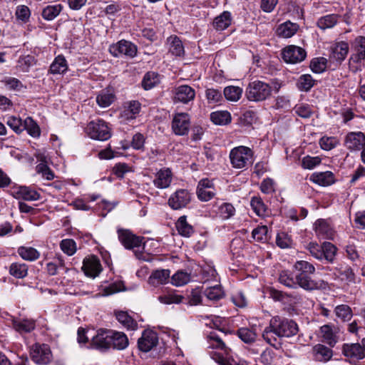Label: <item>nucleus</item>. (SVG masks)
<instances>
[{"mask_svg": "<svg viewBox=\"0 0 365 365\" xmlns=\"http://www.w3.org/2000/svg\"><path fill=\"white\" fill-rule=\"evenodd\" d=\"M118 235L120 242L125 248L128 250H133L136 258L147 262L150 260V257L143 252V237L136 236L130 230L123 229L118 230Z\"/></svg>", "mask_w": 365, "mask_h": 365, "instance_id": "obj_1", "label": "nucleus"}, {"mask_svg": "<svg viewBox=\"0 0 365 365\" xmlns=\"http://www.w3.org/2000/svg\"><path fill=\"white\" fill-rule=\"evenodd\" d=\"M208 347L212 349L210 356L219 365H236L233 359L227 357L228 351L225 343L216 332L212 331L207 336Z\"/></svg>", "mask_w": 365, "mask_h": 365, "instance_id": "obj_2", "label": "nucleus"}, {"mask_svg": "<svg viewBox=\"0 0 365 365\" xmlns=\"http://www.w3.org/2000/svg\"><path fill=\"white\" fill-rule=\"evenodd\" d=\"M229 157L232 166L236 169L247 168L254 163V153L247 146L240 145L232 148Z\"/></svg>", "mask_w": 365, "mask_h": 365, "instance_id": "obj_3", "label": "nucleus"}, {"mask_svg": "<svg viewBox=\"0 0 365 365\" xmlns=\"http://www.w3.org/2000/svg\"><path fill=\"white\" fill-rule=\"evenodd\" d=\"M247 98L250 101H263L271 96L269 84L261 81L250 82L245 91Z\"/></svg>", "mask_w": 365, "mask_h": 365, "instance_id": "obj_4", "label": "nucleus"}, {"mask_svg": "<svg viewBox=\"0 0 365 365\" xmlns=\"http://www.w3.org/2000/svg\"><path fill=\"white\" fill-rule=\"evenodd\" d=\"M270 320L271 327L275 330L278 337H290L296 335L298 332V326L292 319L275 316Z\"/></svg>", "mask_w": 365, "mask_h": 365, "instance_id": "obj_5", "label": "nucleus"}, {"mask_svg": "<svg viewBox=\"0 0 365 365\" xmlns=\"http://www.w3.org/2000/svg\"><path fill=\"white\" fill-rule=\"evenodd\" d=\"M86 132L91 138L101 141L107 140L111 137L110 128L104 120L101 119L88 123Z\"/></svg>", "mask_w": 365, "mask_h": 365, "instance_id": "obj_6", "label": "nucleus"}, {"mask_svg": "<svg viewBox=\"0 0 365 365\" xmlns=\"http://www.w3.org/2000/svg\"><path fill=\"white\" fill-rule=\"evenodd\" d=\"M190 127V118L186 113H178L173 115L171 128L177 135H186Z\"/></svg>", "mask_w": 365, "mask_h": 365, "instance_id": "obj_7", "label": "nucleus"}, {"mask_svg": "<svg viewBox=\"0 0 365 365\" xmlns=\"http://www.w3.org/2000/svg\"><path fill=\"white\" fill-rule=\"evenodd\" d=\"M31 357L36 364L45 365L52 360V354L48 345L35 344L31 350Z\"/></svg>", "mask_w": 365, "mask_h": 365, "instance_id": "obj_8", "label": "nucleus"}, {"mask_svg": "<svg viewBox=\"0 0 365 365\" xmlns=\"http://www.w3.org/2000/svg\"><path fill=\"white\" fill-rule=\"evenodd\" d=\"M191 194L186 189H179L173 192L168 199V205L173 210L182 209L190 202Z\"/></svg>", "mask_w": 365, "mask_h": 365, "instance_id": "obj_9", "label": "nucleus"}, {"mask_svg": "<svg viewBox=\"0 0 365 365\" xmlns=\"http://www.w3.org/2000/svg\"><path fill=\"white\" fill-rule=\"evenodd\" d=\"M109 51L115 57H119L124 55L133 58L137 53V47L130 41L121 40L116 44L110 46Z\"/></svg>", "mask_w": 365, "mask_h": 365, "instance_id": "obj_10", "label": "nucleus"}, {"mask_svg": "<svg viewBox=\"0 0 365 365\" xmlns=\"http://www.w3.org/2000/svg\"><path fill=\"white\" fill-rule=\"evenodd\" d=\"M282 55L286 63L294 64L303 61L307 56V53L299 46L290 45L283 49Z\"/></svg>", "mask_w": 365, "mask_h": 365, "instance_id": "obj_11", "label": "nucleus"}, {"mask_svg": "<svg viewBox=\"0 0 365 365\" xmlns=\"http://www.w3.org/2000/svg\"><path fill=\"white\" fill-rule=\"evenodd\" d=\"M297 287H299L307 291H313L324 288L326 284L323 280H314L312 279L310 274H295Z\"/></svg>", "mask_w": 365, "mask_h": 365, "instance_id": "obj_12", "label": "nucleus"}, {"mask_svg": "<svg viewBox=\"0 0 365 365\" xmlns=\"http://www.w3.org/2000/svg\"><path fill=\"white\" fill-rule=\"evenodd\" d=\"M196 193L200 201H209L216 195L214 183L207 178L202 179L198 182Z\"/></svg>", "mask_w": 365, "mask_h": 365, "instance_id": "obj_13", "label": "nucleus"}, {"mask_svg": "<svg viewBox=\"0 0 365 365\" xmlns=\"http://www.w3.org/2000/svg\"><path fill=\"white\" fill-rule=\"evenodd\" d=\"M111 330L99 329L96 335L92 337L91 345L93 348L106 350L110 348Z\"/></svg>", "mask_w": 365, "mask_h": 365, "instance_id": "obj_14", "label": "nucleus"}, {"mask_svg": "<svg viewBox=\"0 0 365 365\" xmlns=\"http://www.w3.org/2000/svg\"><path fill=\"white\" fill-rule=\"evenodd\" d=\"M345 147L351 151H358L365 145V135L361 132L349 133L344 140Z\"/></svg>", "mask_w": 365, "mask_h": 365, "instance_id": "obj_15", "label": "nucleus"}, {"mask_svg": "<svg viewBox=\"0 0 365 365\" xmlns=\"http://www.w3.org/2000/svg\"><path fill=\"white\" fill-rule=\"evenodd\" d=\"M158 343V337L157 334L151 330L143 331L142 336L138 339V345L142 351L148 352L153 347L156 346Z\"/></svg>", "mask_w": 365, "mask_h": 365, "instance_id": "obj_16", "label": "nucleus"}, {"mask_svg": "<svg viewBox=\"0 0 365 365\" xmlns=\"http://www.w3.org/2000/svg\"><path fill=\"white\" fill-rule=\"evenodd\" d=\"M12 328L20 334L30 333L36 328V320L29 318L11 317Z\"/></svg>", "mask_w": 365, "mask_h": 365, "instance_id": "obj_17", "label": "nucleus"}, {"mask_svg": "<svg viewBox=\"0 0 365 365\" xmlns=\"http://www.w3.org/2000/svg\"><path fill=\"white\" fill-rule=\"evenodd\" d=\"M349 51L348 43L345 41L336 42L330 47L329 58L340 64L346 58Z\"/></svg>", "mask_w": 365, "mask_h": 365, "instance_id": "obj_18", "label": "nucleus"}, {"mask_svg": "<svg viewBox=\"0 0 365 365\" xmlns=\"http://www.w3.org/2000/svg\"><path fill=\"white\" fill-rule=\"evenodd\" d=\"M170 278V270L168 269H155L150 275L148 283L154 287L166 284Z\"/></svg>", "mask_w": 365, "mask_h": 365, "instance_id": "obj_19", "label": "nucleus"}, {"mask_svg": "<svg viewBox=\"0 0 365 365\" xmlns=\"http://www.w3.org/2000/svg\"><path fill=\"white\" fill-rule=\"evenodd\" d=\"M354 50L349 58V63H360L365 60V38L357 37L353 43Z\"/></svg>", "mask_w": 365, "mask_h": 365, "instance_id": "obj_20", "label": "nucleus"}, {"mask_svg": "<svg viewBox=\"0 0 365 365\" xmlns=\"http://www.w3.org/2000/svg\"><path fill=\"white\" fill-rule=\"evenodd\" d=\"M173 180V173L169 168H162L158 171L153 180V185L158 189L170 187Z\"/></svg>", "mask_w": 365, "mask_h": 365, "instance_id": "obj_21", "label": "nucleus"}, {"mask_svg": "<svg viewBox=\"0 0 365 365\" xmlns=\"http://www.w3.org/2000/svg\"><path fill=\"white\" fill-rule=\"evenodd\" d=\"M195 97V91L191 86L182 85L175 88V101L182 103H188Z\"/></svg>", "mask_w": 365, "mask_h": 365, "instance_id": "obj_22", "label": "nucleus"}, {"mask_svg": "<svg viewBox=\"0 0 365 365\" xmlns=\"http://www.w3.org/2000/svg\"><path fill=\"white\" fill-rule=\"evenodd\" d=\"M82 269L87 276L96 277L101 272V265L99 259L93 256L83 260Z\"/></svg>", "mask_w": 365, "mask_h": 365, "instance_id": "obj_23", "label": "nucleus"}, {"mask_svg": "<svg viewBox=\"0 0 365 365\" xmlns=\"http://www.w3.org/2000/svg\"><path fill=\"white\" fill-rule=\"evenodd\" d=\"M13 196L16 199H21L26 201L38 200L40 198V194L37 191L26 186L19 187L14 192Z\"/></svg>", "mask_w": 365, "mask_h": 365, "instance_id": "obj_24", "label": "nucleus"}, {"mask_svg": "<svg viewBox=\"0 0 365 365\" xmlns=\"http://www.w3.org/2000/svg\"><path fill=\"white\" fill-rule=\"evenodd\" d=\"M337 333L336 329L329 324L323 325L320 328V336L323 339V341L331 346H334L338 341Z\"/></svg>", "mask_w": 365, "mask_h": 365, "instance_id": "obj_25", "label": "nucleus"}, {"mask_svg": "<svg viewBox=\"0 0 365 365\" xmlns=\"http://www.w3.org/2000/svg\"><path fill=\"white\" fill-rule=\"evenodd\" d=\"M128 339L123 332L111 330L110 348L123 350L128 347Z\"/></svg>", "mask_w": 365, "mask_h": 365, "instance_id": "obj_26", "label": "nucleus"}, {"mask_svg": "<svg viewBox=\"0 0 365 365\" xmlns=\"http://www.w3.org/2000/svg\"><path fill=\"white\" fill-rule=\"evenodd\" d=\"M314 229L319 238L333 239L334 237V231L325 220H317L314 224Z\"/></svg>", "mask_w": 365, "mask_h": 365, "instance_id": "obj_27", "label": "nucleus"}, {"mask_svg": "<svg viewBox=\"0 0 365 365\" xmlns=\"http://www.w3.org/2000/svg\"><path fill=\"white\" fill-rule=\"evenodd\" d=\"M310 180L321 186H329L334 182V176L330 171L314 173L311 175Z\"/></svg>", "mask_w": 365, "mask_h": 365, "instance_id": "obj_28", "label": "nucleus"}, {"mask_svg": "<svg viewBox=\"0 0 365 365\" xmlns=\"http://www.w3.org/2000/svg\"><path fill=\"white\" fill-rule=\"evenodd\" d=\"M361 344H351L346 345L343 351L346 356L354 359H361L365 357Z\"/></svg>", "mask_w": 365, "mask_h": 365, "instance_id": "obj_29", "label": "nucleus"}, {"mask_svg": "<svg viewBox=\"0 0 365 365\" xmlns=\"http://www.w3.org/2000/svg\"><path fill=\"white\" fill-rule=\"evenodd\" d=\"M313 353L316 360L319 361H328L332 356V351L322 344H317L313 347Z\"/></svg>", "mask_w": 365, "mask_h": 365, "instance_id": "obj_30", "label": "nucleus"}, {"mask_svg": "<svg viewBox=\"0 0 365 365\" xmlns=\"http://www.w3.org/2000/svg\"><path fill=\"white\" fill-rule=\"evenodd\" d=\"M117 320L127 329L135 330L138 328L137 322L125 312H115Z\"/></svg>", "mask_w": 365, "mask_h": 365, "instance_id": "obj_31", "label": "nucleus"}, {"mask_svg": "<svg viewBox=\"0 0 365 365\" xmlns=\"http://www.w3.org/2000/svg\"><path fill=\"white\" fill-rule=\"evenodd\" d=\"M17 252L23 259L26 261L33 262L40 257V252L32 247H19Z\"/></svg>", "mask_w": 365, "mask_h": 365, "instance_id": "obj_32", "label": "nucleus"}, {"mask_svg": "<svg viewBox=\"0 0 365 365\" xmlns=\"http://www.w3.org/2000/svg\"><path fill=\"white\" fill-rule=\"evenodd\" d=\"M140 110V103L133 101L128 103L123 110L122 115L127 120L134 119Z\"/></svg>", "mask_w": 365, "mask_h": 365, "instance_id": "obj_33", "label": "nucleus"}, {"mask_svg": "<svg viewBox=\"0 0 365 365\" xmlns=\"http://www.w3.org/2000/svg\"><path fill=\"white\" fill-rule=\"evenodd\" d=\"M191 280V274L183 270H178L171 277V283L175 287H181L185 285Z\"/></svg>", "mask_w": 365, "mask_h": 365, "instance_id": "obj_34", "label": "nucleus"}, {"mask_svg": "<svg viewBox=\"0 0 365 365\" xmlns=\"http://www.w3.org/2000/svg\"><path fill=\"white\" fill-rule=\"evenodd\" d=\"M210 120L215 125H224L231 122L230 113L227 110L212 112L210 114Z\"/></svg>", "mask_w": 365, "mask_h": 365, "instance_id": "obj_35", "label": "nucleus"}, {"mask_svg": "<svg viewBox=\"0 0 365 365\" xmlns=\"http://www.w3.org/2000/svg\"><path fill=\"white\" fill-rule=\"evenodd\" d=\"M115 100V95L108 90H102L96 96V102L101 108H107L112 104Z\"/></svg>", "mask_w": 365, "mask_h": 365, "instance_id": "obj_36", "label": "nucleus"}, {"mask_svg": "<svg viewBox=\"0 0 365 365\" xmlns=\"http://www.w3.org/2000/svg\"><path fill=\"white\" fill-rule=\"evenodd\" d=\"M168 43L170 45L169 51L175 56H183L185 51L182 41L177 36H170L168 38Z\"/></svg>", "mask_w": 365, "mask_h": 365, "instance_id": "obj_37", "label": "nucleus"}, {"mask_svg": "<svg viewBox=\"0 0 365 365\" xmlns=\"http://www.w3.org/2000/svg\"><path fill=\"white\" fill-rule=\"evenodd\" d=\"M176 228L182 236L189 237L194 232L192 226L187 222L186 216H181L176 222Z\"/></svg>", "mask_w": 365, "mask_h": 365, "instance_id": "obj_38", "label": "nucleus"}, {"mask_svg": "<svg viewBox=\"0 0 365 365\" xmlns=\"http://www.w3.org/2000/svg\"><path fill=\"white\" fill-rule=\"evenodd\" d=\"M9 273L16 278H24L28 274V265L19 262L12 263L9 267Z\"/></svg>", "mask_w": 365, "mask_h": 365, "instance_id": "obj_39", "label": "nucleus"}, {"mask_svg": "<svg viewBox=\"0 0 365 365\" xmlns=\"http://www.w3.org/2000/svg\"><path fill=\"white\" fill-rule=\"evenodd\" d=\"M297 24H279L276 29V34L282 38H290L298 30Z\"/></svg>", "mask_w": 365, "mask_h": 365, "instance_id": "obj_40", "label": "nucleus"}, {"mask_svg": "<svg viewBox=\"0 0 365 365\" xmlns=\"http://www.w3.org/2000/svg\"><path fill=\"white\" fill-rule=\"evenodd\" d=\"M160 81V76L153 71L145 74L142 81V86L145 90H150L158 85Z\"/></svg>", "mask_w": 365, "mask_h": 365, "instance_id": "obj_41", "label": "nucleus"}, {"mask_svg": "<svg viewBox=\"0 0 365 365\" xmlns=\"http://www.w3.org/2000/svg\"><path fill=\"white\" fill-rule=\"evenodd\" d=\"M68 65L66 60L61 56H57L50 66V71L53 74H60L66 71Z\"/></svg>", "mask_w": 365, "mask_h": 365, "instance_id": "obj_42", "label": "nucleus"}, {"mask_svg": "<svg viewBox=\"0 0 365 365\" xmlns=\"http://www.w3.org/2000/svg\"><path fill=\"white\" fill-rule=\"evenodd\" d=\"M334 313L336 316L343 322H349L353 317L351 307L346 304L336 306L334 309Z\"/></svg>", "mask_w": 365, "mask_h": 365, "instance_id": "obj_43", "label": "nucleus"}, {"mask_svg": "<svg viewBox=\"0 0 365 365\" xmlns=\"http://www.w3.org/2000/svg\"><path fill=\"white\" fill-rule=\"evenodd\" d=\"M204 295L210 301H217L223 297V291L219 284L206 288L203 292Z\"/></svg>", "mask_w": 365, "mask_h": 365, "instance_id": "obj_44", "label": "nucleus"}, {"mask_svg": "<svg viewBox=\"0 0 365 365\" xmlns=\"http://www.w3.org/2000/svg\"><path fill=\"white\" fill-rule=\"evenodd\" d=\"M62 10V6L60 4L49 5L42 11V16L46 21L53 20Z\"/></svg>", "mask_w": 365, "mask_h": 365, "instance_id": "obj_45", "label": "nucleus"}, {"mask_svg": "<svg viewBox=\"0 0 365 365\" xmlns=\"http://www.w3.org/2000/svg\"><path fill=\"white\" fill-rule=\"evenodd\" d=\"M223 93L227 101L235 102L241 98L242 88L239 86H230L224 88Z\"/></svg>", "mask_w": 365, "mask_h": 365, "instance_id": "obj_46", "label": "nucleus"}, {"mask_svg": "<svg viewBox=\"0 0 365 365\" xmlns=\"http://www.w3.org/2000/svg\"><path fill=\"white\" fill-rule=\"evenodd\" d=\"M294 269L297 272L296 274H312L315 272L314 266L304 260L297 261L294 264Z\"/></svg>", "mask_w": 365, "mask_h": 365, "instance_id": "obj_47", "label": "nucleus"}, {"mask_svg": "<svg viewBox=\"0 0 365 365\" xmlns=\"http://www.w3.org/2000/svg\"><path fill=\"white\" fill-rule=\"evenodd\" d=\"M262 337L266 342L272 346H276L278 343L277 332L271 327V320L268 327H265L262 332Z\"/></svg>", "mask_w": 365, "mask_h": 365, "instance_id": "obj_48", "label": "nucleus"}, {"mask_svg": "<svg viewBox=\"0 0 365 365\" xmlns=\"http://www.w3.org/2000/svg\"><path fill=\"white\" fill-rule=\"evenodd\" d=\"M314 85V80L309 74L302 75L297 83V88L302 91H309Z\"/></svg>", "mask_w": 365, "mask_h": 365, "instance_id": "obj_49", "label": "nucleus"}, {"mask_svg": "<svg viewBox=\"0 0 365 365\" xmlns=\"http://www.w3.org/2000/svg\"><path fill=\"white\" fill-rule=\"evenodd\" d=\"M250 205L258 216H264L266 215L267 207L259 197H253L250 201Z\"/></svg>", "mask_w": 365, "mask_h": 365, "instance_id": "obj_50", "label": "nucleus"}, {"mask_svg": "<svg viewBox=\"0 0 365 365\" xmlns=\"http://www.w3.org/2000/svg\"><path fill=\"white\" fill-rule=\"evenodd\" d=\"M59 269H64L66 273L68 270V269L65 267L64 260L61 257L57 259V262H51L46 264L47 272L49 275L53 276L57 274Z\"/></svg>", "mask_w": 365, "mask_h": 365, "instance_id": "obj_51", "label": "nucleus"}, {"mask_svg": "<svg viewBox=\"0 0 365 365\" xmlns=\"http://www.w3.org/2000/svg\"><path fill=\"white\" fill-rule=\"evenodd\" d=\"M60 248L63 253L68 256L73 255L76 250V243L72 239H64L60 242Z\"/></svg>", "mask_w": 365, "mask_h": 365, "instance_id": "obj_52", "label": "nucleus"}, {"mask_svg": "<svg viewBox=\"0 0 365 365\" xmlns=\"http://www.w3.org/2000/svg\"><path fill=\"white\" fill-rule=\"evenodd\" d=\"M322 259L328 262H333L336 252V247L331 242H324L322 245Z\"/></svg>", "mask_w": 365, "mask_h": 365, "instance_id": "obj_53", "label": "nucleus"}, {"mask_svg": "<svg viewBox=\"0 0 365 365\" xmlns=\"http://www.w3.org/2000/svg\"><path fill=\"white\" fill-rule=\"evenodd\" d=\"M24 130H26L28 133L32 137H38L40 135L39 127L30 117H28L24 120Z\"/></svg>", "mask_w": 365, "mask_h": 365, "instance_id": "obj_54", "label": "nucleus"}, {"mask_svg": "<svg viewBox=\"0 0 365 365\" xmlns=\"http://www.w3.org/2000/svg\"><path fill=\"white\" fill-rule=\"evenodd\" d=\"M276 244L282 249L289 248L292 245V240L287 233L282 232L277 235Z\"/></svg>", "mask_w": 365, "mask_h": 365, "instance_id": "obj_55", "label": "nucleus"}, {"mask_svg": "<svg viewBox=\"0 0 365 365\" xmlns=\"http://www.w3.org/2000/svg\"><path fill=\"white\" fill-rule=\"evenodd\" d=\"M205 96L208 103L216 104L222 101L221 92L215 88H207L205 91Z\"/></svg>", "mask_w": 365, "mask_h": 365, "instance_id": "obj_56", "label": "nucleus"}, {"mask_svg": "<svg viewBox=\"0 0 365 365\" xmlns=\"http://www.w3.org/2000/svg\"><path fill=\"white\" fill-rule=\"evenodd\" d=\"M327 63V58L324 57L316 58L311 61L310 67L313 72L316 73H321L325 71Z\"/></svg>", "mask_w": 365, "mask_h": 365, "instance_id": "obj_57", "label": "nucleus"}, {"mask_svg": "<svg viewBox=\"0 0 365 365\" xmlns=\"http://www.w3.org/2000/svg\"><path fill=\"white\" fill-rule=\"evenodd\" d=\"M267 227L265 225L258 226L252 232V238L257 242H266L267 240Z\"/></svg>", "mask_w": 365, "mask_h": 365, "instance_id": "obj_58", "label": "nucleus"}, {"mask_svg": "<svg viewBox=\"0 0 365 365\" xmlns=\"http://www.w3.org/2000/svg\"><path fill=\"white\" fill-rule=\"evenodd\" d=\"M322 162V159L319 156L307 155L302 160V166L304 169L312 170L319 165Z\"/></svg>", "mask_w": 365, "mask_h": 365, "instance_id": "obj_59", "label": "nucleus"}, {"mask_svg": "<svg viewBox=\"0 0 365 365\" xmlns=\"http://www.w3.org/2000/svg\"><path fill=\"white\" fill-rule=\"evenodd\" d=\"M36 173L41 174L42 178L51 180L54 178V173L48 168V163H40L36 167Z\"/></svg>", "mask_w": 365, "mask_h": 365, "instance_id": "obj_60", "label": "nucleus"}, {"mask_svg": "<svg viewBox=\"0 0 365 365\" xmlns=\"http://www.w3.org/2000/svg\"><path fill=\"white\" fill-rule=\"evenodd\" d=\"M279 282L289 288H296V279L293 278L287 271H282L279 276Z\"/></svg>", "mask_w": 365, "mask_h": 365, "instance_id": "obj_61", "label": "nucleus"}, {"mask_svg": "<svg viewBox=\"0 0 365 365\" xmlns=\"http://www.w3.org/2000/svg\"><path fill=\"white\" fill-rule=\"evenodd\" d=\"M322 149L324 150H331L339 144V140L335 137L324 136L319 140Z\"/></svg>", "mask_w": 365, "mask_h": 365, "instance_id": "obj_62", "label": "nucleus"}, {"mask_svg": "<svg viewBox=\"0 0 365 365\" xmlns=\"http://www.w3.org/2000/svg\"><path fill=\"white\" fill-rule=\"evenodd\" d=\"M239 338L245 343H251L255 341L256 334L247 328H240L237 330Z\"/></svg>", "mask_w": 365, "mask_h": 365, "instance_id": "obj_63", "label": "nucleus"}, {"mask_svg": "<svg viewBox=\"0 0 365 365\" xmlns=\"http://www.w3.org/2000/svg\"><path fill=\"white\" fill-rule=\"evenodd\" d=\"M6 124L16 133H20L24 130V123L19 118L9 116L7 118Z\"/></svg>", "mask_w": 365, "mask_h": 365, "instance_id": "obj_64", "label": "nucleus"}]
</instances>
